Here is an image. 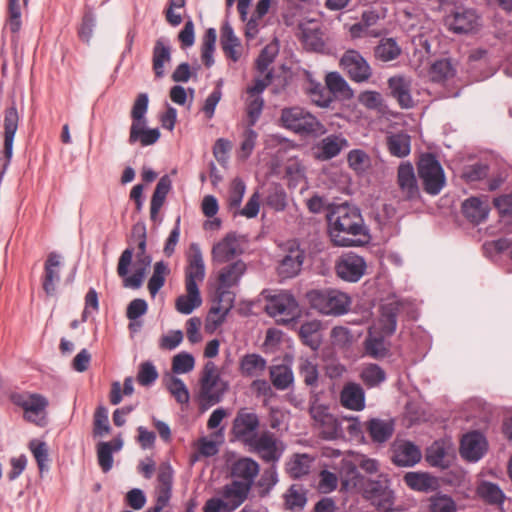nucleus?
<instances>
[{
	"label": "nucleus",
	"instance_id": "f3484780",
	"mask_svg": "<svg viewBox=\"0 0 512 512\" xmlns=\"http://www.w3.org/2000/svg\"><path fill=\"white\" fill-rule=\"evenodd\" d=\"M348 146L349 142L343 134H330L315 144L314 157L319 161H328L337 157Z\"/></svg>",
	"mask_w": 512,
	"mask_h": 512
},
{
	"label": "nucleus",
	"instance_id": "69168bd1",
	"mask_svg": "<svg viewBox=\"0 0 512 512\" xmlns=\"http://www.w3.org/2000/svg\"><path fill=\"white\" fill-rule=\"evenodd\" d=\"M264 106V100L260 95L247 96L246 113L250 126H253L259 119Z\"/></svg>",
	"mask_w": 512,
	"mask_h": 512
},
{
	"label": "nucleus",
	"instance_id": "49530a36",
	"mask_svg": "<svg viewBox=\"0 0 512 512\" xmlns=\"http://www.w3.org/2000/svg\"><path fill=\"white\" fill-rule=\"evenodd\" d=\"M405 484L416 491L427 492L434 488L435 480L426 473L408 472L404 476Z\"/></svg>",
	"mask_w": 512,
	"mask_h": 512
},
{
	"label": "nucleus",
	"instance_id": "37998d69",
	"mask_svg": "<svg viewBox=\"0 0 512 512\" xmlns=\"http://www.w3.org/2000/svg\"><path fill=\"white\" fill-rule=\"evenodd\" d=\"M165 386L182 408L188 406L190 393L185 383L177 376L167 375L164 377Z\"/></svg>",
	"mask_w": 512,
	"mask_h": 512
},
{
	"label": "nucleus",
	"instance_id": "1a4fd4ad",
	"mask_svg": "<svg viewBox=\"0 0 512 512\" xmlns=\"http://www.w3.org/2000/svg\"><path fill=\"white\" fill-rule=\"evenodd\" d=\"M11 402L24 410V419L38 426L44 424V417L40 414L44 413L48 406L47 399L37 393H18L14 392L10 395Z\"/></svg>",
	"mask_w": 512,
	"mask_h": 512
},
{
	"label": "nucleus",
	"instance_id": "4c0bfd02",
	"mask_svg": "<svg viewBox=\"0 0 512 512\" xmlns=\"http://www.w3.org/2000/svg\"><path fill=\"white\" fill-rule=\"evenodd\" d=\"M325 84L333 98L350 99L353 97L352 89L338 72H329L325 77Z\"/></svg>",
	"mask_w": 512,
	"mask_h": 512
},
{
	"label": "nucleus",
	"instance_id": "9d476101",
	"mask_svg": "<svg viewBox=\"0 0 512 512\" xmlns=\"http://www.w3.org/2000/svg\"><path fill=\"white\" fill-rule=\"evenodd\" d=\"M251 452L257 453L265 462H276L282 456L284 446L270 431L257 435L247 445Z\"/></svg>",
	"mask_w": 512,
	"mask_h": 512
},
{
	"label": "nucleus",
	"instance_id": "20e7f679",
	"mask_svg": "<svg viewBox=\"0 0 512 512\" xmlns=\"http://www.w3.org/2000/svg\"><path fill=\"white\" fill-rule=\"evenodd\" d=\"M251 488L247 485L231 480L222 488L220 498L208 500L204 512H233L248 498Z\"/></svg>",
	"mask_w": 512,
	"mask_h": 512
},
{
	"label": "nucleus",
	"instance_id": "412c9836",
	"mask_svg": "<svg viewBox=\"0 0 512 512\" xmlns=\"http://www.w3.org/2000/svg\"><path fill=\"white\" fill-rule=\"evenodd\" d=\"M19 116L14 105L5 110L4 117V156L5 163L1 171V176L5 173L13 154V141L18 129Z\"/></svg>",
	"mask_w": 512,
	"mask_h": 512
},
{
	"label": "nucleus",
	"instance_id": "8fccbe9b",
	"mask_svg": "<svg viewBox=\"0 0 512 512\" xmlns=\"http://www.w3.org/2000/svg\"><path fill=\"white\" fill-rule=\"evenodd\" d=\"M401 54V48L392 38L380 41L375 48V57L381 61L388 62L396 59Z\"/></svg>",
	"mask_w": 512,
	"mask_h": 512
},
{
	"label": "nucleus",
	"instance_id": "5fc2aeb1",
	"mask_svg": "<svg viewBox=\"0 0 512 512\" xmlns=\"http://www.w3.org/2000/svg\"><path fill=\"white\" fill-rule=\"evenodd\" d=\"M347 162L356 173L365 172L371 164L369 155L361 149L351 150L347 155Z\"/></svg>",
	"mask_w": 512,
	"mask_h": 512
},
{
	"label": "nucleus",
	"instance_id": "6e6d98bb",
	"mask_svg": "<svg viewBox=\"0 0 512 512\" xmlns=\"http://www.w3.org/2000/svg\"><path fill=\"white\" fill-rule=\"evenodd\" d=\"M148 95L146 93H140L131 110V118H132V124L131 125H140V124H147V119L145 117V114L148 110Z\"/></svg>",
	"mask_w": 512,
	"mask_h": 512
},
{
	"label": "nucleus",
	"instance_id": "0e129e2a",
	"mask_svg": "<svg viewBox=\"0 0 512 512\" xmlns=\"http://www.w3.org/2000/svg\"><path fill=\"white\" fill-rule=\"evenodd\" d=\"M429 512H457L456 503L447 495H436L429 500Z\"/></svg>",
	"mask_w": 512,
	"mask_h": 512
},
{
	"label": "nucleus",
	"instance_id": "680f3d73",
	"mask_svg": "<svg viewBox=\"0 0 512 512\" xmlns=\"http://www.w3.org/2000/svg\"><path fill=\"white\" fill-rule=\"evenodd\" d=\"M29 448L37 462L40 472L47 470L49 455L46 443L34 439L30 441Z\"/></svg>",
	"mask_w": 512,
	"mask_h": 512
},
{
	"label": "nucleus",
	"instance_id": "4468645a",
	"mask_svg": "<svg viewBox=\"0 0 512 512\" xmlns=\"http://www.w3.org/2000/svg\"><path fill=\"white\" fill-rule=\"evenodd\" d=\"M285 254L279 260L277 274L281 279H290L299 274L304 262V251L295 242H289Z\"/></svg>",
	"mask_w": 512,
	"mask_h": 512
},
{
	"label": "nucleus",
	"instance_id": "39448f33",
	"mask_svg": "<svg viewBox=\"0 0 512 512\" xmlns=\"http://www.w3.org/2000/svg\"><path fill=\"white\" fill-rule=\"evenodd\" d=\"M281 122L289 130L299 134H323L324 125L311 113L300 107H291L282 110Z\"/></svg>",
	"mask_w": 512,
	"mask_h": 512
},
{
	"label": "nucleus",
	"instance_id": "7c9ffc66",
	"mask_svg": "<svg viewBox=\"0 0 512 512\" xmlns=\"http://www.w3.org/2000/svg\"><path fill=\"white\" fill-rule=\"evenodd\" d=\"M172 188V181L168 175H163L153 192L150 202V218L153 222L158 221L159 211L162 208L165 199Z\"/></svg>",
	"mask_w": 512,
	"mask_h": 512
},
{
	"label": "nucleus",
	"instance_id": "6e6552de",
	"mask_svg": "<svg viewBox=\"0 0 512 512\" xmlns=\"http://www.w3.org/2000/svg\"><path fill=\"white\" fill-rule=\"evenodd\" d=\"M265 311L279 323H289L300 313L296 299L287 291L267 296Z\"/></svg>",
	"mask_w": 512,
	"mask_h": 512
},
{
	"label": "nucleus",
	"instance_id": "473e14b6",
	"mask_svg": "<svg viewBox=\"0 0 512 512\" xmlns=\"http://www.w3.org/2000/svg\"><path fill=\"white\" fill-rule=\"evenodd\" d=\"M171 61V47L162 38L156 40L153 55H152V67L155 73V77L160 79L165 75L164 65Z\"/></svg>",
	"mask_w": 512,
	"mask_h": 512
},
{
	"label": "nucleus",
	"instance_id": "a19ab883",
	"mask_svg": "<svg viewBox=\"0 0 512 512\" xmlns=\"http://www.w3.org/2000/svg\"><path fill=\"white\" fill-rule=\"evenodd\" d=\"M301 41L311 50H319L323 47L322 33L319 25L310 21L300 25Z\"/></svg>",
	"mask_w": 512,
	"mask_h": 512
},
{
	"label": "nucleus",
	"instance_id": "2f4dec72",
	"mask_svg": "<svg viewBox=\"0 0 512 512\" xmlns=\"http://www.w3.org/2000/svg\"><path fill=\"white\" fill-rule=\"evenodd\" d=\"M212 253L218 262H226L241 253V246L235 235L228 234L214 245Z\"/></svg>",
	"mask_w": 512,
	"mask_h": 512
},
{
	"label": "nucleus",
	"instance_id": "e433bc0d",
	"mask_svg": "<svg viewBox=\"0 0 512 512\" xmlns=\"http://www.w3.org/2000/svg\"><path fill=\"white\" fill-rule=\"evenodd\" d=\"M186 295L176 300V309L182 314L192 313V254L187 252V266L185 270Z\"/></svg>",
	"mask_w": 512,
	"mask_h": 512
},
{
	"label": "nucleus",
	"instance_id": "9b49d317",
	"mask_svg": "<svg viewBox=\"0 0 512 512\" xmlns=\"http://www.w3.org/2000/svg\"><path fill=\"white\" fill-rule=\"evenodd\" d=\"M314 426L319 430L320 436L325 440L337 439L341 434L338 420L329 412V408L323 404L314 403L309 409Z\"/></svg>",
	"mask_w": 512,
	"mask_h": 512
},
{
	"label": "nucleus",
	"instance_id": "6ab92c4d",
	"mask_svg": "<svg viewBox=\"0 0 512 512\" xmlns=\"http://www.w3.org/2000/svg\"><path fill=\"white\" fill-rule=\"evenodd\" d=\"M233 301V293H222L221 295H214V303L211 306L205 320V330L207 332L213 333L222 324L225 315L232 307Z\"/></svg>",
	"mask_w": 512,
	"mask_h": 512
},
{
	"label": "nucleus",
	"instance_id": "79ce46f5",
	"mask_svg": "<svg viewBox=\"0 0 512 512\" xmlns=\"http://www.w3.org/2000/svg\"><path fill=\"white\" fill-rule=\"evenodd\" d=\"M376 327H372L369 330V335L365 340L364 347L365 352L372 358L379 359L383 358L388 353V347L384 340L386 335L379 334L375 335Z\"/></svg>",
	"mask_w": 512,
	"mask_h": 512
},
{
	"label": "nucleus",
	"instance_id": "a18cd8bd",
	"mask_svg": "<svg viewBox=\"0 0 512 512\" xmlns=\"http://www.w3.org/2000/svg\"><path fill=\"white\" fill-rule=\"evenodd\" d=\"M306 90L312 103L318 107L327 108L334 101V98L331 96V92H329L327 88L319 82L309 79V84Z\"/></svg>",
	"mask_w": 512,
	"mask_h": 512
},
{
	"label": "nucleus",
	"instance_id": "f704fd0d",
	"mask_svg": "<svg viewBox=\"0 0 512 512\" xmlns=\"http://www.w3.org/2000/svg\"><path fill=\"white\" fill-rule=\"evenodd\" d=\"M266 367V359L255 353L244 355L239 364V370L244 377H259Z\"/></svg>",
	"mask_w": 512,
	"mask_h": 512
},
{
	"label": "nucleus",
	"instance_id": "72a5a7b5",
	"mask_svg": "<svg viewBox=\"0 0 512 512\" xmlns=\"http://www.w3.org/2000/svg\"><path fill=\"white\" fill-rule=\"evenodd\" d=\"M462 211L469 221L478 224L487 218L489 206L487 201H482L478 197H471L464 201Z\"/></svg>",
	"mask_w": 512,
	"mask_h": 512
},
{
	"label": "nucleus",
	"instance_id": "cd10ccee",
	"mask_svg": "<svg viewBox=\"0 0 512 512\" xmlns=\"http://www.w3.org/2000/svg\"><path fill=\"white\" fill-rule=\"evenodd\" d=\"M220 43L224 55L227 59L237 62L242 56V46L240 40L234 34L232 27L225 23L221 28Z\"/></svg>",
	"mask_w": 512,
	"mask_h": 512
},
{
	"label": "nucleus",
	"instance_id": "dca6fc26",
	"mask_svg": "<svg viewBox=\"0 0 512 512\" xmlns=\"http://www.w3.org/2000/svg\"><path fill=\"white\" fill-rule=\"evenodd\" d=\"M397 186L400 197L404 201L416 200L420 197L414 168L410 162H402L397 170Z\"/></svg>",
	"mask_w": 512,
	"mask_h": 512
},
{
	"label": "nucleus",
	"instance_id": "0eeeda50",
	"mask_svg": "<svg viewBox=\"0 0 512 512\" xmlns=\"http://www.w3.org/2000/svg\"><path fill=\"white\" fill-rule=\"evenodd\" d=\"M418 175L422 181L424 191L430 195H437L446 183L442 166L432 154L423 155L418 162Z\"/></svg>",
	"mask_w": 512,
	"mask_h": 512
},
{
	"label": "nucleus",
	"instance_id": "09e8293b",
	"mask_svg": "<svg viewBox=\"0 0 512 512\" xmlns=\"http://www.w3.org/2000/svg\"><path fill=\"white\" fill-rule=\"evenodd\" d=\"M321 324L317 320H312L303 323L299 329V336L302 342L312 349H317L319 346L318 332Z\"/></svg>",
	"mask_w": 512,
	"mask_h": 512
},
{
	"label": "nucleus",
	"instance_id": "4be33fe9",
	"mask_svg": "<svg viewBox=\"0 0 512 512\" xmlns=\"http://www.w3.org/2000/svg\"><path fill=\"white\" fill-rule=\"evenodd\" d=\"M245 271L246 264L241 260L225 266L219 273L215 294L231 293L229 289L238 284Z\"/></svg>",
	"mask_w": 512,
	"mask_h": 512
},
{
	"label": "nucleus",
	"instance_id": "4d7b16f0",
	"mask_svg": "<svg viewBox=\"0 0 512 512\" xmlns=\"http://www.w3.org/2000/svg\"><path fill=\"white\" fill-rule=\"evenodd\" d=\"M246 191V185L240 178H235L230 184L228 192V206L230 210H238Z\"/></svg>",
	"mask_w": 512,
	"mask_h": 512
},
{
	"label": "nucleus",
	"instance_id": "a878e982",
	"mask_svg": "<svg viewBox=\"0 0 512 512\" xmlns=\"http://www.w3.org/2000/svg\"><path fill=\"white\" fill-rule=\"evenodd\" d=\"M485 440L479 432L463 436L460 445L461 456L469 461H478L484 454Z\"/></svg>",
	"mask_w": 512,
	"mask_h": 512
},
{
	"label": "nucleus",
	"instance_id": "bb28decb",
	"mask_svg": "<svg viewBox=\"0 0 512 512\" xmlns=\"http://www.w3.org/2000/svg\"><path fill=\"white\" fill-rule=\"evenodd\" d=\"M389 89L392 96L397 100L402 108H411L414 105L411 96V81L403 76L391 77L388 80Z\"/></svg>",
	"mask_w": 512,
	"mask_h": 512
},
{
	"label": "nucleus",
	"instance_id": "864d4df0",
	"mask_svg": "<svg viewBox=\"0 0 512 512\" xmlns=\"http://www.w3.org/2000/svg\"><path fill=\"white\" fill-rule=\"evenodd\" d=\"M216 38L217 34L214 28H209L203 38L201 59L207 67H210L214 63L213 53L215 50Z\"/></svg>",
	"mask_w": 512,
	"mask_h": 512
},
{
	"label": "nucleus",
	"instance_id": "423d86ee",
	"mask_svg": "<svg viewBox=\"0 0 512 512\" xmlns=\"http://www.w3.org/2000/svg\"><path fill=\"white\" fill-rule=\"evenodd\" d=\"M226 389L227 385L221 380L216 365L209 361L201 377L199 398L203 410L219 403Z\"/></svg>",
	"mask_w": 512,
	"mask_h": 512
},
{
	"label": "nucleus",
	"instance_id": "13d9d810",
	"mask_svg": "<svg viewBox=\"0 0 512 512\" xmlns=\"http://www.w3.org/2000/svg\"><path fill=\"white\" fill-rule=\"evenodd\" d=\"M454 75L450 61L443 59L436 61L430 68L429 76L434 82H442Z\"/></svg>",
	"mask_w": 512,
	"mask_h": 512
},
{
	"label": "nucleus",
	"instance_id": "e2e57ef3",
	"mask_svg": "<svg viewBox=\"0 0 512 512\" xmlns=\"http://www.w3.org/2000/svg\"><path fill=\"white\" fill-rule=\"evenodd\" d=\"M299 373L307 386H316L318 383V368L315 363L308 359H301L299 364Z\"/></svg>",
	"mask_w": 512,
	"mask_h": 512
},
{
	"label": "nucleus",
	"instance_id": "c9c22d12",
	"mask_svg": "<svg viewBox=\"0 0 512 512\" xmlns=\"http://www.w3.org/2000/svg\"><path fill=\"white\" fill-rule=\"evenodd\" d=\"M147 124L131 125L129 133V144L133 145L140 142L142 146H149L155 144L160 138V131L158 128H147Z\"/></svg>",
	"mask_w": 512,
	"mask_h": 512
},
{
	"label": "nucleus",
	"instance_id": "052dcab7",
	"mask_svg": "<svg viewBox=\"0 0 512 512\" xmlns=\"http://www.w3.org/2000/svg\"><path fill=\"white\" fill-rule=\"evenodd\" d=\"M113 448L111 442H100L97 445V458L99 466L104 473L109 472L113 466Z\"/></svg>",
	"mask_w": 512,
	"mask_h": 512
},
{
	"label": "nucleus",
	"instance_id": "bf43d9fd",
	"mask_svg": "<svg viewBox=\"0 0 512 512\" xmlns=\"http://www.w3.org/2000/svg\"><path fill=\"white\" fill-rule=\"evenodd\" d=\"M278 54V46L276 43L266 45L256 60V68L260 73H267L268 67L274 61Z\"/></svg>",
	"mask_w": 512,
	"mask_h": 512
},
{
	"label": "nucleus",
	"instance_id": "f257e3e1",
	"mask_svg": "<svg viewBox=\"0 0 512 512\" xmlns=\"http://www.w3.org/2000/svg\"><path fill=\"white\" fill-rule=\"evenodd\" d=\"M329 234L336 246H358L366 237L363 219L358 209L347 204L336 206L328 215Z\"/></svg>",
	"mask_w": 512,
	"mask_h": 512
},
{
	"label": "nucleus",
	"instance_id": "603ef678",
	"mask_svg": "<svg viewBox=\"0 0 512 512\" xmlns=\"http://www.w3.org/2000/svg\"><path fill=\"white\" fill-rule=\"evenodd\" d=\"M169 269L163 261L156 262L151 278L148 281V290L152 297H154L165 283V276L168 274Z\"/></svg>",
	"mask_w": 512,
	"mask_h": 512
},
{
	"label": "nucleus",
	"instance_id": "2eb2a0df",
	"mask_svg": "<svg viewBox=\"0 0 512 512\" xmlns=\"http://www.w3.org/2000/svg\"><path fill=\"white\" fill-rule=\"evenodd\" d=\"M335 268L341 279L357 282L365 274L367 264L363 257L354 253H346L339 258Z\"/></svg>",
	"mask_w": 512,
	"mask_h": 512
},
{
	"label": "nucleus",
	"instance_id": "f8f14e48",
	"mask_svg": "<svg viewBox=\"0 0 512 512\" xmlns=\"http://www.w3.org/2000/svg\"><path fill=\"white\" fill-rule=\"evenodd\" d=\"M260 425L256 413L248 408L238 410L232 424L234 437L247 446L257 436V429Z\"/></svg>",
	"mask_w": 512,
	"mask_h": 512
},
{
	"label": "nucleus",
	"instance_id": "c756f323",
	"mask_svg": "<svg viewBox=\"0 0 512 512\" xmlns=\"http://www.w3.org/2000/svg\"><path fill=\"white\" fill-rule=\"evenodd\" d=\"M399 312L400 304L398 302H391L383 305L378 323L373 327H376V330L378 329L383 335H392L397 327V317Z\"/></svg>",
	"mask_w": 512,
	"mask_h": 512
},
{
	"label": "nucleus",
	"instance_id": "774afa93",
	"mask_svg": "<svg viewBox=\"0 0 512 512\" xmlns=\"http://www.w3.org/2000/svg\"><path fill=\"white\" fill-rule=\"evenodd\" d=\"M478 494L492 504H500L504 499L501 489L493 483L484 482L478 487Z\"/></svg>",
	"mask_w": 512,
	"mask_h": 512
},
{
	"label": "nucleus",
	"instance_id": "a211bd4d",
	"mask_svg": "<svg viewBox=\"0 0 512 512\" xmlns=\"http://www.w3.org/2000/svg\"><path fill=\"white\" fill-rule=\"evenodd\" d=\"M260 473V465L250 457H240L230 465L231 480L252 488Z\"/></svg>",
	"mask_w": 512,
	"mask_h": 512
},
{
	"label": "nucleus",
	"instance_id": "ea45409f",
	"mask_svg": "<svg viewBox=\"0 0 512 512\" xmlns=\"http://www.w3.org/2000/svg\"><path fill=\"white\" fill-rule=\"evenodd\" d=\"M366 429L373 442L383 443L391 438L394 424L391 420L371 419L367 422Z\"/></svg>",
	"mask_w": 512,
	"mask_h": 512
},
{
	"label": "nucleus",
	"instance_id": "5701e85b",
	"mask_svg": "<svg viewBox=\"0 0 512 512\" xmlns=\"http://www.w3.org/2000/svg\"><path fill=\"white\" fill-rule=\"evenodd\" d=\"M60 265L61 255L56 252H50L44 265L42 282L43 290L48 296H53L56 292V284L60 281Z\"/></svg>",
	"mask_w": 512,
	"mask_h": 512
},
{
	"label": "nucleus",
	"instance_id": "58836bf2",
	"mask_svg": "<svg viewBox=\"0 0 512 512\" xmlns=\"http://www.w3.org/2000/svg\"><path fill=\"white\" fill-rule=\"evenodd\" d=\"M269 376L272 385L281 391L288 389L294 382L293 371L285 364L270 366Z\"/></svg>",
	"mask_w": 512,
	"mask_h": 512
},
{
	"label": "nucleus",
	"instance_id": "de8ad7c7",
	"mask_svg": "<svg viewBox=\"0 0 512 512\" xmlns=\"http://www.w3.org/2000/svg\"><path fill=\"white\" fill-rule=\"evenodd\" d=\"M313 459L307 454H296L287 463V471L293 478H300L309 473Z\"/></svg>",
	"mask_w": 512,
	"mask_h": 512
},
{
	"label": "nucleus",
	"instance_id": "f03ea898",
	"mask_svg": "<svg viewBox=\"0 0 512 512\" xmlns=\"http://www.w3.org/2000/svg\"><path fill=\"white\" fill-rule=\"evenodd\" d=\"M307 297L311 306L325 315H343L351 305V298L346 293L334 289L313 290Z\"/></svg>",
	"mask_w": 512,
	"mask_h": 512
},
{
	"label": "nucleus",
	"instance_id": "c03bdc74",
	"mask_svg": "<svg viewBox=\"0 0 512 512\" xmlns=\"http://www.w3.org/2000/svg\"><path fill=\"white\" fill-rule=\"evenodd\" d=\"M387 147L391 155L398 158L406 157L411 150V138L404 133L392 134L387 137Z\"/></svg>",
	"mask_w": 512,
	"mask_h": 512
},
{
	"label": "nucleus",
	"instance_id": "b1692460",
	"mask_svg": "<svg viewBox=\"0 0 512 512\" xmlns=\"http://www.w3.org/2000/svg\"><path fill=\"white\" fill-rule=\"evenodd\" d=\"M340 403L349 410L362 411L365 408V392L362 386L355 382L346 383L340 392Z\"/></svg>",
	"mask_w": 512,
	"mask_h": 512
},
{
	"label": "nucleus",
	"instance_id": "ddd939ff",
	"mask_svg": "<svg viewBox=\"0 0 512 512\" xmlns=\"http://www.w3.org/2000/svg\"><path fill=\"white\" fill-rule=\"evenodd\" d=\"M340 65L350 79L357 83L367 81L372 75V69L365 58L356 50L346 51L340 59Z\"/></svg>",
	"mask_w": 512,
	"mask_h": 512
},
{
	"label": "nucleus",
	"instance_id": "7ed1b4c3",
	"mask_svg": "<svg viewBox=\"0 0 512 512\" xmlns=\"http://www.w3.org/2000/svg\"><path fill=\"white\" fill-rule=\"evenodd\" d=\"M134 249L131 247L126 248L118 261L117 273L123 278V285L125 287L138 289L142 286L147 269L150 267L152 258L146 252H137L135 271L131 276H128L129 266L132 262Z\"/></svg>",
	"mask_w": 512,
	"mask_h": 512
},
{
	"label": "nucleus",
	"instance_id": "3c124183",
	"mask_svg": "<svg viewBox=\"0 0 512 512\" xmlns=\"http://www.w3.org/2000/svg\"><path fill=\"white\" fill-rule=\"evenodd\" d=\"M360 379L367 387H376L385 381L386 373L377 364H368L363 367Z\"/></svg>",
	"mask_w": 512,
	"mask_h": 512
},
{
	"label": "nucleus",
	"instance_id": "338daca9",
	"mask_svg": "<svg viewBox=\"0 0 512 512\" xmlns=\"http://www.w3.org/2000/svg\"><path fill=\"white\" fill-rule=\"evenodd\" d=\"M21 8L19 0H9L8 3V19L6 27L12 33H18L21 29Z\"/></svg>",
	"mask_w": 512,
	"mask_h": 512
},
{
	"label": "nucleus",
	"instance_id": "aec40b11",
	"mask_svg": "<svg viewBox=\"0 0 512 512\" xmlns=\"http://www.w3.org/2000/svg\"><path fill=\"white\" fill-rule=\"evenodd\" d=\"M172 468L168 463H162L158 469V485L156 489V503L146 512H162L171 497Z\"/></svg>",
	"mask_w": 512,
	"mask_h": 512
},
{
	"label": "nucleus",
	"instance_id": "c85d7f7f",
	"mask_svg": "<svg viewBox=\"0 0 512 512\" xmlns=\"http://www.w3.org/2000/svg\"><path fill=\"white\" fill-rule=\"evenodd\" d=\"M421 459L419 448L411 442H402L394 446L392 460L397 466L410 467Z\"/></svg>",
	"mask_w": 512,
	"mask_h": 512
},
{
	"label": "nucleus",
	"instance_id": "393cba45",
	"mask_svg": "<svg viewBox=\"0 0 512 512\" xmlns=\"http://www.w3.org/2000/svg\"><path fill=\"white\" fill-rule=\"evenodd\" d=\"M447 24L455 33H467L478 24V16L473 9H461L447 17Z\"/></svg>",
	"mask_w": 512,
	"mask_h": 512
}]
</instances>
